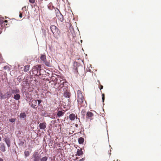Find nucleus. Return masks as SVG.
I'll use <instances>...</instances> for the list:
<instances>
[{
    "instance_id": "nucleus-53",
    "label": "nucleus",
    "mask_w": 161,
    "mask_h": 161,
    "mask_svg": "<svg viewBox=\"0 0 161 161\" xmlns=\"http://www.w3.org/2000/svg\"><path fill=\"white\" fill-rule=\"evenodd\" d=\"M97 82H98L99 83H100L99 80H98L97 81Z\"/></svg>"
},
{
    "instance_id": "nucleus-7",
    "label": "nucleus",
    "mask_w": 161,
    "mask_h": 161,
    "mask_svg": "<svg viewBox=\"0 0 161 161\" xmlns=\"http://www.w3.org/2000/svg\"><path fill=\"white\" fill-rule=\"evenodd\" d=\"M30 102L31 103H31H29V105H30L31 107L33 109H36L37 108V106H36L37 104V100L34 99H31L30 100Z\"/></svg>"
},
{
    "instance_id": "nucleus-12",
    "label": "nucleus",
    "mask_w": 161,
    "mask_h": 161,
    "mask_svg": "<svg viewBox=\"0 0 161 161\" xmlns=\"http://www.w3.org/2000/svg\"><path fill=\"white\" fill-rule=\"evenodd\" d=\"M39 127L40 129L44 130L46 127V123L45 122L41 123L39 125Z\"/></svg>"
},
{
    "instance_id": "nucleus-58",
    "label": "nucleus",
    "mask_w": 161,
    "mask_h": 161,
    "mask_svg": "<svg viewBox=\"0 0 161 161\" xmlns=\"http://www.w3.org/2000/svg\"><path fill=\"white\" fill-rule=\"evenodd\" d=\"M5 18L6 19L7 18V17H5Z\"/></svg>"
},
{
    "instance_id": "nucleus-17",
    "label": "nucleus",
    "mask_w": 161,
    "mask_h": 161,
    "mask_svg": "<svg viewBox=\"0 0 161 161\" xmlns=\"http://www.w3.org/2000/svg\"><path fill=\"white\" fill-rule=\"evenodd\" d=\"M64 114V112H63V111H58L57 113V115L59 117L62 116Z\"/></svg>"
},
{
    "instance_id": "nucleus-26",
    "label": "nucleus",
    "mask_w": 161,
    "mask_h": 161,
    "mask_svg": "<svg viewBox=\"0 0 161 161\" xmlns=\"http://www.w3.org/2000/svg\"><path fill=\"white\" fill-rule=\"evenodd\" d=\"M39 107L38 108V110L40 111V112H42V111H44V110L42 105L40 106H39Z\"/></svg>"
},
{
    "instance_id": "nucleus-27",
    "label": "nucleus",
    "mask_w": 161,
    "mask_h": 161,
    "mask_svg": "<svg viewBox=\"0 0 161 161\" xmlns=\"http://www.w3.org/2000/svg\"><path fill=\"white\" fill-rule=\"evenodd\" d=\"M77 154L79 156H80L83 154V152L82 150L78 149L77 151Z\"/></svg>"
},
{
    "instance_id": "nucleus-8",
    "label": "nucleus",
    "mask_w": 161,
    "mask_h": 161,
    "mask_svg": "<svg viewBox=\"0 0 161 161\" xmlns=\"http://www.w3.org/2000/svg\"><path fill=\"white\" fill-rule=\"evenodd\" d=\"M71 96L70 92L66 90L63 93V96L66 98H69Z\"/></svg>"
},
{
    "instance_id": "nucleus-19",
    "label": "nucleus",
    "mask_w": 161,
    "mask_h": 161,
    "mask_svg": "<svg viewBox=\"0 0 161 161\" xmlns=\"http://www.w3.org/2000/svg\"><path fill=\"white\" fill-rule=\"evenodd\" d=\"M44 70L43 69H41V71H39L38 72L37 74H36L35 75V76H38L39 77H42L43 76V75L42 74V71H44Z\"/></svg>"
},
{
    "instance_id": "nucleus-43",
    "label": "nucleus",
    "mask_w": 161,
    "mask_h": 161,
    "mask_svg": "<svg viewBox=\"0 0 161 161\" xmlns=\"http://www.w3.org/2000/svg\"><path fill=\"white\" fill-rule=\"evenodd\" d=\"M103 86L102 85H101L100 86V90H102V89H103Z\"/></svg>"
},
{
    "instance_id": "nucleus-10",
    "label": "nucleus",
    "mask_w": 161,
    "mask_h": 161,
    "mask_svg": "<svg viewBox=\"0 0 161 161\" xmlns=\"http://www.w3.org/2000/svg\"><path fill=\"white\" fill-rule=\"evenodd\" d=\"M19 117L21 120H25L27 117V115L24 112L20 114Z\"/></svg>"
},
{
    "instance_id": "nucleus-21",
    "label": "nucleus",
    "mask_w": 161,
    "mask_h": 161,
    "mask_svg": "<svg viewBox=\"0 0 161 161\" xmlns=\"http://www.w3.org/2000/svg\"><path fill=\"white\" fill-rule=\"evenodd\" d=\"M84 141V138L82 137H80L78 138V143L80 144H83Z\"/></svg>"
},
{
    "instance_id": "nucleus-3",
    "label": "nucleus",
    "mask_w": 161,
    "mask_h": 161,
    "mask_svg": "<svg viewBox=\"0 0 161 161\" xmlns=\"http://www.w3.org/2000/svg\"><path fill=\"white\" fill-rule=\"evenodd\" d=\"M13 94H14L13 98L17 101H19L20 99V91L19 89L15 88L13 89Z\"/></svg>"
},
{
    "instance_id": "nucleus-5",
    "label": "nucleus",
    "mask_w": 161,
    "mask_h": 161,
    "mask_svg": "<svg viewBox=\"0 0 161 161\" xmlns=\"http://www.w3.org/2000/svg\"><path fill=\"white\" fill-rule=\"evenodd\" d=\"M42 66L40 64H37L33 67L32 69V72L33 75L37 74L38 72L41 70Z\"/></svg>"
},
{
    "instance_id": "nucleus-45",
    "label": "nucleus",
    "mask_w": 161,
    "mask_h": 161,
    "mask_svg": "<svg viewBox=\"0 0 161 161\" xmlns=\"http://www.w3.org/2000/svg\"><path fill=\"white\" fill-rule=\"evenodd\" d=\"M0 161H3V159L2 158H0Z\"/></svg>"
},
{
    "instance_id": "nucleus-18",
    "label": "nucleus",
    "mask_w": 161,
    "mask_h": 161,
    "mask_svg": "<svg viewBox=\"0 0 161 161\" xmlns=\"http://www.w3.org/2000/svg\"><path fill=\"white\" fill-rule=\"evenodd\" d=\"M46 57V55L45 54H41L40 58L41 60L43 62L47 60Z\"/></svg>"
},
{
    "instance_id": "nucleus-14",
    "label": "nucleus",
    "mask_w": 161,
    "mask_h": 161,
    "mask_svg": "<svg viewBox=\"0 0 161 161\" xmlns=\"http://www.w3.org/2000/svg\"><path fill=\"white\" fill-rule=\"evenodd\" d=\"M56 9H57L58 12H59V13L60 14V15H59L58 17V18L59 20L61 22H63L64 20V16L62 15V14H61L60 12L59 11V9H58V8H56Z\"/></svg>"
},
{
    "instance_id": "nucleus-41",
    "label": "nucleus",
    "mask_w": 161,
    "mask_h": 161,
    "mask_svg": "<svg viewBox=\"0 0 161 161\" xmlns=\"http://www.w3.org/2000/svg\"><path fill=\"white\" fill-rule=\"evenodd\" d=\"M84 158H82L78 160L77 161H83L84 160Z\"/></svg>"
},
{
    "instance_id": "nucleus-55",
    "label": "nucleus",
    "mask_w": 161,
    "mask_h": 161,
    "mask_svg": "<svg viewBox=\"0 0 161 161\" xmlns=\"http://www.w3.org/2000/svg\"><path fill=\"white\" fill-rule=\"evenodd\" d=\"M1 57V54H0V57Z\"/></svg>"
},
{
    "instance_id": "nucleus-39",
    "label": "nucleus",
    "mask_w": 161,
    "mask_h": 161,
    "mask_svg": "<svg viewBox=\"0 0 161 161\" xmlns=\"http://www.w3.org/2000/svg\"><path fill=\"white\" fill-rule=\"evenodd\" d=\"M22 10H26V6H24V7H23L22 8Z\"/></svg>"
},
{
    "instance_id": "nucleus-30",
    "label": "nucleus",
    "mask_w": 161,
    "mask_h": 161,
    "mask_svg": "<svg viewBox=\"0 0 161 161\" xmlns=\"http://www.w3.org/2000/svg\"><path fill=\"white\" fill-rule=\"evenodd\" d=\"M16 120L15 118H11L9 119V121L11 123H14V122Z\"/></svg>"
},
{
    "instance_id": "nucleus-56",
    "label": "nucleus",
    "mask_w": 161,
    "mask_h": 161,
    "mask_svg": "<svg viewBox=\"0 0 161 161\" xmlns=\"http://www.w3.org/2000/svg\"><path fill=\"white\" fill-rule=\"evenodd\" d=\"M57 75V76H59V75Z\"/></svg>"
},
{
    "instance_id": "nucleus-1",
    "label": "nucleus",
    "mask_w": 161,
    "mask_h": 161,
    "mask_svg": "<svg viewBox=\"0 0 161 161\" xmlns=\"http://www.w3.org/2000/svg\"><path fill=\"white\" fill-rule=\"evenodd\" d=\"M42 153H42L40 154L37 150L35 151L32 153V156L30 157V160L32 161H47V157L43 156V155H42Z\"/></svg>"
},
{
    "instance_id": "nucleus-59",
    "label": "nucleus",
    "mask_w": 161,
    "mask_h": 161,
    "mask_svg": "<svg viewBox=\"0 0 161 161\" xmlns=\"http://www.w3.org/2000/svg\"><path fill=\"white\" fill-rule=\"evenodd\" d=\"M60 82H61V80L60 79Z\"/></svg>"
},
{
    "instance_id": "nucleus-29",
    "label": "nucleus",
    "mask_w": 161,
    "mask_h": 161,
    "mask_svg": "<svg viewBox=\"0 0 161 161\" xmlns=\"http://www.w3.org/2000/svg\"><path fill=\"white\" fill-rule=\"evenodd\" d=\"M105 99V94L104 93H103V94H102V102L103 103V105H104V102Z\"/></svg>"
},
{
    "instance_id": "nucleus-28",
    "label": "nucleus",
    "mask_w": 161,
    "mask_h": 161,
    "mask_svg": "<svg viewBox=\"0 0 161 161\" xmlns=\"http://www.w3.org/2000/svg\"><path fill=\"white\" fill-rule=\"evenodd\" d=\"M37 102V104L38 106H40L42 105L41 103L42 102V101L41 99H37L36 100Z\"/></svg>"
},
{
    "instance_id": "nucleus-24",
    "label": "nucleus",
    "mask_w": 161,
    "mask_h": 161,
    "mask_svg": "<svg viewBox=\"0 0 161 161\" xmlns=\"http://www.w3.org/2000/svg\"><path fill=\"white\" fill-rule=\"evenodd\" d=\"M30 65H25L24 68V71L25 72L28 71L29 69Z\"/></svg>"
},
{
    "instance_id": "nucleus-35",
    "label": "nucleus",
    "mask_w": 161,
    "mask_h": 161,
    "mask_svg": "<svg viewBox=\"0 0 161 161\" xmlns=\"http://www.w3.org/2000/svg\"><path fill=\"white\" fill-rule=\"evenodd\" d=\"M3 23V20H0V25L2 26V24Z\"/></svg>"
},
{
    "instance_id": "nucleus-23",
    "label": "nucleus",
    "mask_w": 161,
    "mask_h": 161,
    "mask_svg": "<svg viewBox=\"0 0 161 161\" xmlns=\"http://www.w3.org/2000/svg\"><path fill=\"white\" fill-rule=\"evenodd\" d=\"M45 64L47 67H51V64L49 61H48L46 60L45 61L43 62Z\"/></svg>"
},
{
    "instance_id": "nucleus-33",
    "label": "nucleus",
    "mask_w": 161,
    "mask_h": 161,
    "mask_svg": "<svg viewBox=\"0 0 161 161\" xmlns=\"http://www.w3.org/2000/svg\"><path fill=\"white\" fill-rule=\"evenodd\" d=\"M29 2L30 3H35V0H29Z\"/></svg>"
},
{
    "instance_id": "nucleus-15",
    "label": "nucleus",
    "mask_w": 161,
    "mask_h": 161,
    "mask_svg": "<svg viewBox=\"0 0 161 161\" xmlns=\"http://www.w3.org/2000/svg\"><path fill=\"white\" fill-rule=\"evenodd\" d=\"M0 150L2 152H4L6 151L5 146L4 143L2 142L0 143Z\"/></svg>"
},
{
    "instance_id": "nucleus-20",
    "label": "nucleus",
    "mask_w": 161,
    "mask_h": 161,
    "mask_svg": "<svg viewBox=\"0 0 161 161\" xmlns=\"http://www.w3.org/2000/svg\"><path fill=\"white\" fill-rule=\"evenodd\" d=\"M41 113V115L42 116H44L45 117H46L48 116V113L44 110V111H42V112H40Z\"/></svg>"
},
{
    "instance_id": "nucleus-31",
    "label": "nucleus",
    "mask_w": 161,
    "mask_h": 161,
    "mask_svg": "<svg viewBox=\"0 0 161 161\" xmlns=\"http://www.w3.org/2000/svg\"><path fill=\"white\" fill-rule=\"evenodd\" d=\"M42 34L44 36H46V31L44 29H42Z\"/></svg>"
},
{
    "instance_id": "nucleus-34",
    "label": "nucleus",
    "mask_w": 161,
    "mask_h": 161,
    "mask_svg": "<svg viewBox=\"0 0 161 161\" xmlns=\"http://www.w3.org/2000/svg\"><path fill=\"white\" fill-rule=\"evenodd\" d=\"M81 118H82L83 119H85V114H81Z\"/></svg>"
},
{
    "instance_id": "nucleus-4",
    "label": "nucleus",
    "mask_w": 161,
    "mask_h": 161,
    "mask_svg": "<svg viewBox=\"0 0 161 161\" xmlns=\"http://www.w3.org/2000/svg\"><path fill=\"white\" fill-rule=\"evenodd\" d=\"M13 89H10L1 97V100L7 99H9L11 97H13L12 94Z\"/></svg>"
},
{
    "instance_id": "nucleus-47",
    "label": "nucleus",
    "mask_w": 161,
    "mask_h": 161,
    "mask_svg": "<svg viewBox=\"0 0 161 161\" xmlns=\"http://www.w3.org/2000/svg\"><path fill=\"white\" fill-rule=\"evenodd\" d=\"M4 22H5V23H7L8 22V21L7 20H5L4 21Z\"/></svg>"
},
{
    "instance_id": "nucleus-51",
    "label": "nucleus",
    "mask_w": 161,
    "mask_h": 161,
    "mask_svg": "<svg viewBox=\"0 0 161 161\" xmlns=\"http://www.w3.org/2000/svg\"><path fill=\"white\" fill-rule=\"evenodd\" d=\"M82 42H83V41H82V40H80V42H81V43H82Z\"/></svg>"
},
{
    "instance_id": "nucleus-9",
    "label": "nucleus",
    "mask_w": 161,
    "mask_h": 161,
    "mask_svg": "<svg viewBox=\"0 0 161 161\" xmlns=\"http://www.w3.org/2000/svg\"><path fill=\"white\" fill-rule=\"evenodd\" d=\"M30 153L29 152L26 150H25L24 152V158L27 160H30V158H29Z\"/></svg>"
},
{
    "instance_id": "nucleus-16",
    "label": "nucleus",
    "mask_w": 161,
    "mask_h": 161,
    "mask_svg": "<svg viewBox=\"0 0 161 161\" xmlns=\"http://www.w3.org/2000/svg\"><path fill=\"white\" fill-rule=\"evenodd\" d=\"M93 115V114L90 111H88L86 113V117L89 119L90 118L92 117Z\"/></svg>"
},
{
    "instance_id": "nucleus-48",
    "label": "nucleus",
    "mask_w": 161,
    "mask_h": 161,
    "mask_svg": "<svg viewBox=\"0 0 161 161\" xmlns=\"http://www.w3.org/2000/svg\"><path fill=\"white\" fill-rule=\"evenodd\" d=\"M72 36H73L74 37V35H75V34L74 33V34H73L72 33Z\"/></svg>"
},
{
    "instance_id": "nucleus-32",
    "label": "nucleus",
    "mask_w": 161,
    "mask_h": 161,
    "mask_svg": "<svg viewBox=\"0 0 161 161\" xmlns=\"http://www.w3.org/2000/svg\"><path fill=\"white\" fill-rule=\"evenodd\" d=\"M22 80V79L21 77V76H19L17 78V80L19 81H21Z\"/></svg>"
},
{
    "instance_id": "nucleus-6",
    "label": "nucleus",
    "mask_w": 161,
    "mask_h": 161,
    "mask_svg": "<svg viewBox=\"0 0 161 161\" xmlns=\"http://www.w3.org/2000/svg\"><path fill=\"white\" fill-rule=\"evenodd\" d=\"M73 69L75 70V72L78 73V67H80L82 68L83 67L80 64L77 62H75L73 63Z\"/></svg>"
},
{
    "instance_id": "nucleus-42",
    "label": "nucleus",
    "mask_w": 161,
    "mask_h": 161,
    "mask_svg": "<svg viewBox=\"0 0 161 161\" xmlns=\"http://www.w3.org/2000/svg\"><path fill=\"white\" fill-rule=\"evenodd\" d=\"M19 17L20 18H22V14L20 13H19Z\"/></svg>"
},
{
    "instance_id": "nucleus-13",
    "label": "nucleus",
    "mask_w": 161,
    "mask_h": 161,
    "mask_svg": "<svg viewBox=\"0 0 161 161\" xmlns=\"http://www.w3.org/2000/svg\"><path fill=\"white\" fill-rule=\"evenodd\" d=\"M4 141L8 147H10L11 145V142L9 138L8 137L5 138L4 139Z\"/></svg>"
},
{
    "instance_id": "nucleus-11",
    "label": "nucleus",
    "mask_w": 161,
    "mask_h": 161,
    "mask_svg": "<svg viewBox=\"0 0 161 161\" xmlns=\"http://www.w3.org/2000/svg\"><path fill=\"white\" fill-rule=\"evenodd\" d=\"M19 142L18 144L19 147H24V144L25 142H26V141L25 139L22 140L20 138L19 139Z\"/></svg>"
},
{
    "instance_id": "nucleus-22",
    "label": "nucleus",
    "mask_w": 161,
    "mask_h": 161,
    "mask_svg": "<svg viewBox=\"0 0 161 161\" xmlns=\"http://www.w3.org/2000/svg\"><path fill=\"white\" fill-rule=\"evenodd\" d=\"M69 118L70 120L73 121L75 120V114H71L69 115Z\"/></svg>"
},
{
    "instance_id": "nucleus-49",
    "label": "nucleus",
    "mask_w": 161,
    "mask_h": 161,
    "mask_svg": "<svg viewBox=\"0 0 161 161\" xmlns=\"http://www.w3.org/2000/svg\"><path fill=\"white\" fill-rule=\"evenodd\" d=\"M78 126V125L77 124H76L75 125V126L76 127H77Z\"/></svg>"
},
{
    "instance_id": "nucleus-38",
    "label": "nucleus",
    "mask_w": 161,
    "mask_h": 161,
    "mask_svg": "<svg viewBox=\"0 0 161 161\" xmlns=\"http://www.w3.org/2000/svg\"><path fill=\"white\" fill-rule=\"evenodd\" d=\"M68 105H70V103H71V102H70V100L69 99H68Z\"/></svg>"
},
{
    "instance_id": "nucleus-52",
    "label": "nucleus",
    "mask_w": 161,
    "mask_h": 161,
    "mask_svg": "<svg viewBox=\"0 0 161 161\" xmlns=\"http://www.w3.org/2000/svg\"><path fill=\"white\" fill-rule=\"evenodd\" d=\"M52 116V119L55 118V117H53L54 116Z\"/></svg>"
},
{
    "instance_id": "nucleus-46",
    "label": "nucleus",
    "mask_w": 161,
    "mask_h": 161,
    "mask_svg": "<svg viewBox=\"0 0 161 161\" xmlns=\"http://www.w3.org/2000/svg\"><path fill=\"white\" fill-rule=\"evenodd\" d=\"M28 84V81H26V84Z\"/></svg>"
},
{
    "instance_id": "nucleus-25",
    "label": "nucleus",
    "mask_w": 161,
    "mask_h": 161,
    "mask_svg": "<svg viewBox=\"0 0 161 161\" xmlns=\"http://www.w3.org/2000/svg\"><path fill=\"white\" fill-rule=\"evenodd\" d=\"M48 8L51 10H52L54 8V7L52 3H50L48 5H47Z\"/></svg>"
},
{
    "instance_id": "nucleus-50",
    "label": "nucleus",
    "mask_w": 161,
    "mask_h": 161,
    "mask_svg": "<svg viewBox=\"0 0 161 161\" xmlns=\"http://www.w3.org/2000/svg\"><path fill=\"white\" fill-rule=\"evenodd\" d=\"M1 140H2L1 137L0 136V141Z\"/></svg>"
},
{
    "instance_id": "nucleus-54",
    "label": "nucleus",
    "mask_w": 161,
    "mask_h": 161,
    "mask_svg": "<svg viewBox=\"0 0 161 161\" xmlns=\"http://www.w3.org/2000/svg\"><path fill=\"white\" fill-rule=\"evenodd\" d=\"M59 119H57V120L58 121L59 120Z\"/></svg>"
},
{
    "instance_id": "nucleus-36",
    "label": "nucleus",
    "mask_w": 161,
    "mask_h": 161,
    "mask_svg": "<svg viewBox=\"0 0 161 161\" xmlns=\"http://www.w3.org/2000/svg\"><path fill=\"white\" fill-rule=\"evenodd\" d=\"M81 114H85V111L84 109H82L81 111Z\"/></svg>"
},
{
    "instance_id": "nucleus-60",
    "label": "nucleus",
    "mask_w": 161,
    "mask_h": 161,
    "mask_svg": "<svg viewBox=\"0 0 161 161\" xmlns=\"http://www.w3.org/2000/svg\"><path fill=\"white\" fill-rule=\"evenodd\" d=\"M60 79H63L62 78H60Z\"/></svg>"
},
{
    "instance_id": "nucleus-40",
    "label": "nucleus",
    "mask_w": 161,
    "mask_h": 161,
    "mask_svg": "<svg viewBox=\"0 0 161 161\" xmlns=\"http://www.w3.org/2000/svg\"><path fill=\"white\" fill-rule=\"evenodd\" d=\"M54 9H55V12H56V13L58 14V13H59V12H58L57 9H56V8H55L54 7Z\"/></svg>"
},
{
    "instance_id": "nucleus-57",
    "label": "nucleus",
    "mask_w": 161,
    "mask_h": 161,
    "mask_svg": "<svg viewBox=\"0 0 161 161\" xmlns=\"http://www.w3.org/2000/svg\"><path fill=\"white\" fill-rule=\"evenodd\" d=\"M89 71H90V72H91V70L90 69H89Z\"/></svg>"
},
{
    "instance_id": "nucleus-37",
    "label": "nucleus",
    "mask_w": 161,
    "mask_h": 161,
    "mask_svg": "<svg viewBox=\"0 0 161 161\" xmlns=\"http://www.w3.org/2000/svg\"><path fill=\"white\" fill-rule=\"evenodd\" d=\"M81 97L80 98V99L81 100L82 102H83V96H82V94H81Z\"/></svg>"
},
{
    "instance_id": "nucleus-2",
    "label": "nucleus",
    "mask_w": 161,
    "mask_h": 161,
    "mask_svg": "<svg viewBox=\"0 0 161 161\" xmlns=\"http://www.w3.org/2000/svg\"><path fill=\"white\" fill-rule=\"evenodd\" d=\"M50 29L54 36L57 38L60 36L61 34L60 31L57 26L54 25H52L50 27Z\"/></svg>"
},
{
    "instance_id": "nucleus-44",
    "label": "nucleus",
    "mask_w": 161,
    "mask_h": 161,
    "mask_svg": "<svg viewBox=\"0 0 161 161\" xmlns=\"http://www.w3.org/2000/svg\"><path fill=\"white\" fill-rule=\"evenodd\" d=\"M32 71V70H31L29 72V75H31V71Z\"/></svg>"
}]
</instances>
